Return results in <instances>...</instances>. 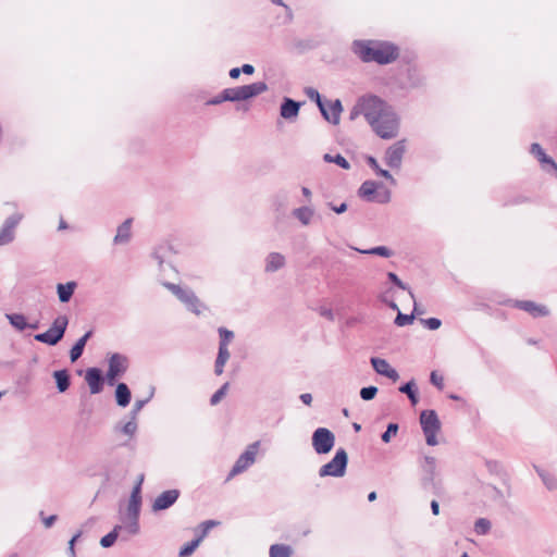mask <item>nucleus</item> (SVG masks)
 <instances>
[{
    "instance_id": "nucleus-36",
    "label": "nucleus",
    "mask_w": 557,
    "mask_h": 557,
    "mask_svg": "<svg viewBox=\"0 0 557 557\" xmlns=\"http://www.w3.org/2000/svg\"><path fill=\"white\" fill-rule=\"evenodd\" d=\"M7 318L10 324L15 327L17 331H24L27 329L28 323L26 322V318L22 313H10L7 314Z\"/></svg>"
},
{
    "instance_id": "nucleus-3",
    "label": "nucleus",
    "mask_w": 557,
    "mask_h": 557,
    "mask_svg": "<svg viewBox=\"0 0 557 557\" xmlns=\"http://www.w3.org/2000/svg\"><path fill=\"white\" fill-rule=\"evenodd\" d=\"M67 325L69 318L65 314H60L46 332L36 334L34 338L39 343L55 346L64 337Z\"/></svg>"
},
{
    "instance_id": "nucleus-5",
    "label": "nucleus",
    "mask_w": 557,
    "mask_h": 557,
    "mask_svg": "<svg viewBox=\"0 0 557 557\" xmlns=\"http://www.w3.org/2000/svg\"><path fill=\"white\" fill-rule=\"evenodd\" d=\"M377 136L383 139H391L398 134V119L391 107L377 119V122L370 124Z\"/></svg>"
},
{
    "instance_id": "nucleus-50",
    "label": "nucleus",
    "mask_w": 557,
    "mask_h": 557,
    "mask_svg": "<svg viewBox=\"0 0 557 557\" xmlns=\"http://www.w3.org/2000/svg\"><path fill=\"white\" fill-rule=\"evenodd\" d=\"M398 424L397 423H389L385 430V432L382 433L381 435V440L382 442L384 443H389L391 442V438L392 436H395L398 432Z\"/></svg>"
},
{
    "instance_id": "nucleus-51",
    "label": "nucleus",
    "mask_w": 557,
    "mask_h": 557,
    "mask_svg": "<svg viewBox=\"0 0 557 557\" xmlns=\"http://www.w3.org/2000/svg\"><path fill=\"white\" fill-rule=\"evenodd\" d=\"M244 471V453L240 454L237 458V461L235 462L233 469L228 473L226 481H230L235 475L242 473Z\"/></svg>"
},
{
    "instance_id": "nucleus-12",
    "label": "nucleus",
    "mask_w": 557,
    "mask_h": 557,
    "mask_svg": "<svg viewBox=\"0 0 557 557\" xmlns=\"http://www.w3.org/2000/svg\"><path fill=\"white\" fill-rule=\"evenodd\" d=\"M23 215L20 213H14L5 219L3 225L0 230V247L9 245L15 238V228L18 223L22 221Z\"/></svg>"
},
{
    "instance_id": "nucleus-62",
    "label": "nucleus",
    "mask_w": 557,
    "mask_h": 557,
    "mask_svg": "<svg viewBox=\"0 0 557 557\" xmlns=\"http://www.w3.org/2000/svg\"><path fill=\"white\" fill-rule=\"evenodd\" d=\"M57 519H58V517L55 515H51L47 518H44L42 522L46 528H51L53 525V523L57 521Z\"/></svg>"
},
{
    "instance_id": "nucleus-10",
    "label": "nucleus",
    "mask_w": 557,
    "mask_h": 557,
    "mask_svg": "<svg viewBox=\"0 0 557 557\" xmlns=\"http://www.w3.org/2000/svg\"><path fill=\"white\" fill-rule=\"evenodd\" d=\"M311 441L312 447L318 455H326L335 445V435L326 428H318L312 433Z\"/></svg>"
},
{
    "instance_id": "nucleus-43",
    "label": "nucleus",
    "mask_w": 557,
    "mask_h": 557,
    "mask_svg": "<svg viewBox=\"0 0 557 557\" xmlns=\"http://www.w3.org/2000/svg\"><path fill=\"white\" fill-rule=\"evenodd\" d=\"M137 429H138V425H137L136 419H133V418H131V420L127 421L124 425L115 426V431L121 432L131 437L135 435V433L137 432Z\"/></svg>"
},
{
    "instance_id": "nucleus-59",
    "label": "nucleus",
    "mask_w": 557,
    "mask_h": 557,
    "mask_svg": "<svg viewBox=\"0 0 557 557\" xmlns=\"http://www.w3.org/2000/svg\"><path fill=\"white\" fill-rule=\"evenodd\" d=\"M270 1L273 4H276V5H280V7L284 8L287 21L288 22L293 21L294 14H293V11H292L289 5H287L283 0H270Z\"/></svg>"
},
{
    "instance_id": "nucleus-35",
    "label": "nucleus",
    "mask_w": 557,
    "mask_h": 557,
    "mask_svg": "<svg viewBox=\"0 0 557 557\" xmlns=\"http://www.w3.org/2000/svg\"><path fill=\"white\" fill-rule=\"evenodd\" d=\"M261 441H256L246 447V469L256 462V456L260 450Z\"/></svg>"
},
{
    "instance_id": "nucleus-49",
    "label": "nucleus",
    "mask_w": 557,
    "mask_h": 557,
    "mask_svg": "<svg viewBox=\"0 0 557 557\" xmlns=\"http://www.w3.org/2000/svg\"><path fill=\"white\" fill-rule=\"evenodd\" d=\"M387 278L393 284H395L398 288L404 289V290H408L410 297L412 299H414V295H413L412 290L409 288V286L407 284H405L394 272H388L387 273Z\"/></svg>"
},
{
    "instance_id": "nucleus-33",
    "label": "nucleus",
    "mask_w": 557,
    "mask_h": 557,
    "mask_svg": "<svg viewBox=\"0 0 557 557\" xmlns=\"http://www.w3.org/2000/svg\"><path fill=\"white\" fill-rule=\"evenodd\" d=\"M293 214L304 225H308L311 222V220H312L314 211H313L312 208H310L308 206H304V207L295 209Z\"/></svg>"
},
{
    "instance_id": "nucleus-41",
    "label": "nucleus",
    "mask_w": 557,
    "mask_h": 557,
    "mask_svg": "<svg viewBox=\"0 0 557 557\" xmlns=\"http://www.w3.org/2000/svg\"><path fill=\"white\" fill-rule=\"evenodd\" d=\"M154 394V387H151L149 396L145 399H137L133 406V409L129 412V417L133 419H137V416L139 411L150 401V399L153 397Z\"/></svg>"
},
{
    "instance_id": "nucleus-21",
    "label": "nucleus",
    "mask_w": 557,
    "mask_h": 557,
    "mask_svg": "<svg viewBox=\"0 0 557 557\" xmlns=\"http://www.w3.org/2000/svg\"><path fill=\"white\" fill-rule=\"evenodd\" d=\"M301 102L285 97L280 107V114L285 120H294L298 116Z\"/></svg>"
},
{
    "instance_id": "nucleus-31",
    "label": "nucleus",
    "mask_w": 557,
    "mask_h": 557,
    "mask_svg": "<svg viewBox=\"0 0 557 557\" xmlns=\"http://www.w3.org/2000/svg\"><path fill=\"white\" fill-rule=\"evenodd\" d=\"M326 109L329 111V119L325 120L334 125H337L339 123V116L343 110L341 100H334Z\"/></svg>"
},
{
    "instance_id": "nucleus-57",
    "label": "nucleus",
    "mask_w": 557,
    "mask_h": 557,
    "mask_svg": "<svg viewBox=\"0 0 557 557\" xmlns=\"http://www.w3.org/2000/svg\"><path fill=\"white\" fill-rule=\"evenodd\" d=\"M430 382L438 389L444 388V377L440 375L436 371L431 372Z\"/></svg>"
},
{
    "instance_id": "nucleus-26",
    "label": "nucleus",
    "mask_w": 557,
    "mask_h": 557,
    "mask_svg": "<svg viewBox=\"0 0 557 557\" xmlns=\"http://www.w3.org/2000/svg\"><path fill=\"white\" fill-rule=\"evenodd\" d=\"M131 226H132V220L127 219L125 220L116 231V235L114 236V244H125L131 238Z\"/></svg>"
},
{
    "instance_id": "nucleus-8",
    "label": "nucleus",
    "mask_w": 557,
    "mask_h": 557,
    "mask_svg": "<svg viewBox=\"0 0 557 557\" xmlns=\"http://www.w3.org/2000/svg\"><path fill=\"white\" fill-rule=\"evenodd\" d=\"M420 424L425 435L426 444L435 446L437 444L436 434L441 429V422L434 410H423L420 414Z\"/></svg>"
},
{
    "instance_id": "nucleus-1",
    "label": "nucleus",
    "mask_w": 557,
    "mask_h": 557,
    "mask_svg": "<svg viewBox=\"0 0 557 557\" xmlns=\"http://www.w3.org/2000/svg\"><path fill=\"white\" fill-rule=\"evenodd\" d=\"M354 52L362 62H375L380 65L391 64L399 57V48L382 40H356Z\"/></svg>"
},
{
    "instance_id": "nucleus-13",
    "label": "nucleus",
    "mask_w": 557,
    "mask_h": 557,
    "mask_svg": "<svg viewBox=\"0 0 557 557\" xmlns=\"http://www.w3.org/2000/svg\"><path fill=\"white\" fill-rule=\"evenodd\" d=\"M244 100V86L226 88L220 95L207 100V106H216L224 101L239 102Z\"/></svg>"
},
{
    "instance_id": "nucleus-6",
    "label": "nucleus",
    "mask_w": 557,
    "mask_h": 557,
    "mask_svg": "<svg viewBox=\"0 0 557 557\" xmlns=\"http://www.w3.org/2000/svg\"><path fill=\"white\" fill-rule=\"evenodd\" d=\"M421 468V486L426 491L438 494L441 491V482L436 480V459L431 456H424L420 461Z\"/></svg>"
},
{
    "instance_id": "nucleus-60",
    "label": "nucleus",
    "mask_w": 557,
    "mask_h": 557,
    "mask_svg": "<svg viewBox=\"0 0 557 557\" xmlns=\"http://www.w3.org/2000/svg\"><path fill=\"white\" fill-rule=\"evenodd\" d=\"M319 312L322 317L326 318L327 320H330V321L334 320V313H333L332 309L322 307V308H320Z\"/></svg>"
},
{
    "instance_id": "nucleus-56",
    "label": "nucleus",
    "mask_w": 557,
    "mask_h": 557,
    "mask_svg": "<svg viewBox=\"0 0 557 557\" xmlns=\"http://www.w3.org/2000/svg\"><path fill=\"white\" fill-rule=\"evenodd\" d=\"M421 323L429 330L435 331L442 325V321L437 318L421 319Z\"/></svg>"
},
{
    "instance_id": "nucleus-25",
    "label": "nucleus",
    "mask_w": 557,
    "mask_h": 557,
    "mask_svg": "<svg viewBox=\"0 0 557 557\" xmlns=\"http://www.w3.org/2000/svg\"><path fill=\"white\" fill-rule=\"evenodd\" d=\"M53 377L57 383V388L60 393H64L69 389L71 384V376L67 370H57L53 372Z\"/></svg>"
},
{
    "instance_id": "nucleus-18",
    "label": "nucleus",
    "mask_w": 557,
    "mask_h": 557,
    "mask_svg": "<svg viewBox=\"0 0 557 557\" xmlns=\"http://www.w3.org/2000/svg\"><path fill=\"white\" fill-rule=\"evenodd\" d=\"M370 361L374 371L380 375L386 376L393 382H396L399 379L398 372L392 368L385 359L372 357Z\"/></svg>"
},
{
    "instance_id": "nucleus-17",
    "label": "nucleus",
    "mask_w": 557,
    "mask_h": 557,
    "mask_svg": "<svg viewBox=\"0 0 557 557\" xmlns=\"http://www.w3.org/2000/svg\"><path fill=\"white\" fill-rule=\"evenodd\" d=\"M531 153L537 158V160L543 164V169L552 173L553 175L557 176V163L548 157L540 144H532L531 145Z\"/></svg>"
},
{
    "instance_id": "nucleus-46",
    "label": "nucleus",
    "mask_w": 557,
    "mask_h": 557,
    "mask_svg": "<svg viewBox=\"0 0 557 557\" xmlns=\"http://www.w3.org/2000/svg\"><path fill=\"white\" fill-rule=\"evenodd\" d=\"M491 530V522L485 518H479L474 523V531L480 535H485Z\"/></svg>"
},
{
    "instance_id": "nucleus-2",
    "label": "nucleus",
    "mask_w": 557,
    "mask_h": 557,
    "mask_svg": "<svg viewBox=\"0 0 557 557\" xmlns=\"http://www.w3.org/2000/svg\"><path fill=\"white\" fill-rule=\"evenodd\" d=\"M163 285L184 304L187 310L196 315H200L207 309L193 289L169 282L163 283Z\"/></svg>"
},
{
    "instance_id": "nucleus-34",
    "label": "nucleus",
    "mask_w": 557,
    "mask_h": 557,
    "mask_svg": "<svg viewBox=\"0 0 557 557\" xmlns=\"http://www.w3.org/2000/svg\"><path fill=\"white\" fill-rule=\"evenodd\" d=\"M367 163L376 173V175H380V176L388 180L392 184L396 183L395 178L387 170H383L380 168V165L374 157L369 156L367 158Z\"/></svg>"
},
{
    "instance_id": "nucleus-47",
    "label": "nucleus",
    "mask_w": 557,
    "mask_h": 557,
    "mask_svg": "<svg viewBox=\"0 0 557 557\" xmlns=\"http://www.w3.org/2000/svg\"><path fill=\"white\" fill-rule=\"evenodd\" d=\"M200 542L196 539L191 540L190 542L186 543L180 550L178 556L180 557H189L195 549L199 546Z\"/></svg>"
},
{
    "instance_id": "nucleus-27",
    "label": "nucleus",
    "mask_w": 557,
    "mask_h": 557,
    "mask_svg": "<svg viewBox=\"0 0 557 557\" xmlns=\"http://www.w3.org/2000/svg\"><path fill=\"white\" fill-rule=\"evenodd\" d=\"M304 92L307 95V97L309 99L313 100L317 103L323 117L329 119V111H327L319 91L313 87H306L304 89Z\"/></svg>"
},
{
    "instance_id": "nucleus-45",
    "label": "nucleus",
    "mask_w": 557,
    "mask_h": 557,
    "mask_svg": "<svg viewBox=\"0 0 557 557\" xmlns=\"http://www.w3.org/2000/svg\"><path fill=\"white\" fill-rule=\"evenodd\" d=\"M138 518L139 516H127V521L125 522V525L122 527V529H125L132 535L137 534L139 532Z\"/></svg>"
},
{
    "instance_id": "nucleus-9",
    "label": "nucleus",
    "mask_w": 557,
    "mask_h": 557,
    "mask_svg": "<svg viewBox=\"0 0 557 557\" xmlns=\"http://www.w3.org/2000/svg\"><path fill=\"white\" fill-rule=\"evenodd\" d=\"M363 106V116L369 124H374L377 119L389 108V106L377 96L370 95L361 97Z\"/></svg>"
},
{
    "instance_id": "nucleus-37",
    "label": "nucleus",
    "mask_w": 557,
    "mask_h": 557,
    "mask_svg": "<svg viewBox=\"0 0 557 557\" xmlns=\"http://www.w3.org/2000/svg\"><path fill=\"white\" fill-rule=\"evenodd\" d=\"M293 549L289 545L273 544L270 547V557H290Z\"/></svg>"
},
{
    "instance_id": "nucleus-54",
    "label": "nucleus",
    "mask_w": 557,
    "mask_h": 557,
    "mask_svg": "<svg viewBox=\"0 0 557 557\" xmlns=\"http://www.w3.org/2000/svg\"><path fill=\"white\" fill-rule=\"evenodd\" d=\"M414 315L413 314H404L398 310V313L395 318L394 323L397 326H405L408 324H411L413 322Z\"/></svg>"
},
{
    "instance_id": "nucleus-29",
    "label": "nucleus",
    "mask_w": 557,
    "mask_h": 557,
    "mask_svg": "<svg viewBox=\"0 0 557 557\" xmlns=\"http://www.w3.org/2000/svg\"><path fill=\"white\" fill-rule=\"evenodd\" d=\"M230 358L227 347L219 346V352L214 364V373L221 375L223 373L224 366Z\"/></svg>"
},
{
    "instance_id": "nucleus-39",
    "label": "nucleus",
    "mask_w": 557,
    "mask_h": 557,
    "mask_svg": "<svg viewBox=\"0 0 557 557\" xmlns=\"http://www.w3.org/2000/svg\"><path fill=\"white\" fill-rule=\"evenodd\" d=\"M535 470L548 490H555L557 487V480L552 473L539 467H535Z\"/></svg>"
},
{
    "instance_id": "nucleus-55",
    "label": "nucleus",
    "mask_w": 557,
    "mask_h": 557,
    "mask_svg": "<svg viewBox=\"0 0 557 557\" xmlns=\"http://www.w3.org/2000/svg\"><path fill=\"white\" fill-rule=\"evenodd\" d=\"M377 394V387L375 386H367V387H362L360 389V397L363 399V400H371L373 399Z\"/></svg>"
},
{
    "instance_id": "nucleus-11",
    "label": "nucleus",
    "mask_w": 557,
    "mask_h": 557,
    "mask_svg": "<svg viewBox=\"0 0 557 557\" xmlns=\"http://www.w3.org/2000/svg\"><path fill=\"white\" fill-rule=\"evenodd\" d=\"M109 368L107 371V380L110 385H113L116 377L124 374L127 370V357L119 352H114L109 357Z\"/></svg>"
},
{
    "instance_id": "nucleus-38",
    "label": "nucleus",
    "mask_w": 557,
    "mask_h": 557,
    "mask_svg": "<svg viewBox=\"0 0 557 557\" xmlns=\"http://www.w3.org/2000/svg\"><path fill=\"white\" fill-rule=\"evenodd\" d=\"M267 89L268 85L264 82L246 85V100L264 92Z\"/></svg>"
},
{
    "instance_id": "nucleus-14",
    "label": "nucleus",
    "mask_w": 557,
    "mask_h": 557,
    "mask_svg": "<svg viewBox=\"0 0 557 557\" xmlns=\"http://www.w3.org/2000/svg\"><path fill=\"white\" fill-rule=\"evenodd\" d=\"M405 150L406 147L404 140L395 143L385 152V163L392 169L400 168Z\"/></svg>"
},
{
    "instance_id": "nucleus-63",
    "label": "nucleus",
    "mask_w": 557,
    "mask_h": 557,
    "mask_svg": "<svg viewBox=\"0 0 557 557\" xmlns=\"http://www.w3.org/2000/svg\"><path fill=\"white\" fill-rule=\"evenodd\" d=\"M299 398L307 406H310L312 403V395L310 393H304Z\"/></svg>"
},
{
    "instance_id": "nucleus-16",
    "label": "nucleus",
    "mask_w": 557,
    "mask_h": 557,
    "mask_svg": "<svg viewBox=\"0 0 557 557\" xmlns=\"http://www.w3.org/2000/svg\"><path fill=\"white\" fill-rule=\"evenodd\" d=\"M180 497V491L176 488L162 492L152 504L153 511L165 510L176 503Z\"/></svg>"
},
{
    "instance_id": "nucleus-44",
    "label": "nucleus",
    "mask_w": 557,
    "mask_h": 557,
    "mask_svg": "<svg viewBox=\"0 0 557 557\" xmlns=\"http://www.w3.org/2000/svg\"><path fill=\"white\" fill-rule=\"evenodd\" d=\"M323 159H324L325 162L335 163V164H337L338 166H341L344 170L350 169L349 162L346 160V158H344L339 153L336 154V156H332L330 153H325Z\"/></svg>"
},
{
    "instance_id": "nucleus-64",
    "label": "nucleus",
    "mask_w": 557,
    "mask_h": 557,
    "mask_svg": "<svg viewBox=\"0 0 557 557\" xmlns=\"http://www.w3.org/2000/svg\"><path fill=\"white\" fill-rule=\"evenodd\" d=\"M244 72V65L240 67H234L230 71V76L232 78H238L239 75Z\"/></svg>"
},
{
    "instance_id": "nucleus-40",
    "label": "nucleus",
    "mask_w": 557,
    "mask_h": 557,
    "mask_svg": "<svg viewBox=\"0 0 557 557\" xmlns=\"http://www.w3.org/2000/svg\"><path fill=\"white\" fill-rule=\"evenodd\" d=\"M355 249L358 252L363 253V255H377V256H381L384 258H389L393 256V251L385 246H377V247H373L370 249H358V248H355Z\"/></svg>"
},
{
    "instance_id": "nucleus-22",
    "label": "nucleus",
    "mask_w": 557,
    "mask_h": 557,
    "mask_svg": "<svg viewBox=\"0 0 557 557\" xmlns=\"http://www.w3.org/2000/svg\"><path fill=\"white\" fill-rule=\"evenodd\" d=\"M91 335H92L91 331L86 332L73 345V347L70 350V359H71L72 362H75L76 360H78L82 357V355L84 352V348L86 346V343L91 337Z\"/></svg>"
},
{
    "instance_id": "nucleus-24",
    "label": "nucleus",
    "mask_w": 557,
    "mask_h": 557,
    "mask_svg": "<svg viewBox=\"0 0 557 557\" xmlns=\"http://www.w3.org/2000/svg\"><path fill=\"white\" fill-rule=\"evenodd\" d=\"M132 394L125 383H119L115 388V400L120 407H127L131 403Z\"/></svg>"
},
{
    "instance_id": "nucleus-15",
    "label": "nucleus",
    "mask_w": 557,
    "mask_h": 557,
    "mask_svg": "<svg viewBox=\"0 0 557 557\" xmlns=\"http://www.w3.org/2000/svg\"><path fill=\"white\" fill-rule=\"evenodd\" d=\"M144 482V474L138 476L137 483L132 490L131 497L127 505V516H139L141 506V484Z\"/></svg>"
},
{
    "instance_id": "nucleus-61",
    "label": "nucleus",
    "mask_w": 557,
    "mask_h": 557,
    "mask_svg": "<svg viewBox=\"0 0 557 557\" xmlns=\"http://www.w3.org/2000/svg\"><path fill=\"white\" fill-rule=\"evenodd\" d=\"M330 207H331V209L335 213H338V214L344 213L347 210V203L346 202H343L339 206H335L333 203H330Z\"/></svg>"
},
{
    "instance_id": "nucleus-48",
    "label": "nucleus",
    "mask_w": 557,
    "mask_h": 557,
    "mask_svg": "<svg viewBox=\"0 0 557 557\" xmlns=\"http://www.w3.org/2000/svg\"><path fill=\"white\" fill-rule=\"evenodd\" d=\"M218 332H219V335H220V344H219V346L227 347V345L234 338V333L232 331L223 327V326L219 327Z\"/></svg>"
},
{
    "instance_id": "nucleus-4",
    "label": "nucleus",
    "mask_w": 557,
    "mask_h": 557,
    "mask_svg": "<svg viewBox=\"0 0 557 557\" xmlns=\"http://www.w3.org/2000/svg\"><path fill=\"white\" fill-rule=\"evenodd\" d=\"M358 196L368 202L387 203L391 201V191L383 183L364 181L358 189Z\"/></svg>"
},
{
    "instance_id": "nucleus-30",
    "label": "nucleus",
    "mask_w": 557,
    "mask_h": 557,
    "mask_svg": "<svg viewBox=\"0 0 557 557\" xmlns=\"http://www.w3.org/2000/svg\"><path fill=\"white\" fill-rule=\"evenodd\" d=\"M399 392L403 393V394H406L411 403V405H417L418 401H419V398H418V389H417V386H416V383L413 380L403 384L400 387H399Z\"/></svg>"
},
{
    "instance_id": "nucleus-19",
    "label": "nucleus",
    "mask_w": 557,
    "mask_h": 557,
    "mask_svg": "<svg viewBox=\"0 0 557 557\" xmlns=\"http://www.w3.org/2000/svg\"><path fill=\"white\" fill-rule=\"evenodd\" d=\"M513 306L530 313L533 318L546 317L549 313L547 307L531 300H516Z\"/></svg>"
},
{
    "instance_id": "nucleus-53",
    "label": "nucleus",
    "mask_w": 557,
    "mask_h": 557,
    "mask_svg": "<svg viewBox=\"0 0 557 557\" xmlns=\"http://www.w3.org/2000/svg\"><path fill=\"white\" fill-rule=\"evenodd\" d=\"M170 251L168 247L160 246L153 252V258L158 261L159 267L162 269L165 263L166 253Z\"/></svg>"
},
{
    "instance_id": "nucleus-32",
    "label": "nucleus",
    "mask_w": 557,
    "mask_h": 557,
    "mask_svg": "<svg viewBox=\"0 0 557 557\" xmlns=\"http://www.w3.org/2000/svg\"><path fill=\"white\" fill-rule=\"evenodd\" d=\"M220 522L215 520H206L201 522L198 528L195 530L196 533V540H198L200 543L203 541V539L208 535L211 529L216 527Z\"/></svg>"
},
{
    "instance_id": "nucleus-58",
    "label": "nucleus",
    "mask_w": 557,
    "mask_h": 557,
    "mask_svg": "<svg viewBox=\"0 0 557 557\" xmlns=\"http://www.w3.org/2000/svg\"><path fill=\"white\" fill-rule=\"evenodd\" d=\"M360 114L363 115V106H362V99L360 98L358 102L354 106L349 113V119L352 121L357 119Z\"/></svg>"
},
{
    "instance_id": "nucleus-23",
    "label": "nucleus",
    "mask_w": 557,
    "mask_h": 557,
    "mask_svg": "<svg viewBox=\"0 0 557 557\" xmlns=\"http://www.w3.org/2000/svg\"><path fill=\"white\" fill-rule=\"evenodd\" d=\"M285 265V257L280 252H271L265 259V271L275 272Z\"/></svg>"
},
{
    "instance_id": "nucleus-28",
    "label": "nucleus",
    "mask_w": 557,
    "mask_h": 557,
    "mask_svg": "<svg viewBox=\"0 0 557 557\" xmlns=\"http://www.w3.org/2000/svg\"><path fill=\"white\" fill-rule=\"evenodd\" d=\"M76 288L75 282H67L66 284H58L57 285V293L59 300L61 302H69L72 298L74 290Z\"/></svg>"
},
{
    "instance_id": "nucleus-52",
    "label": "nucleus",
    "mask_w": 557,
    "mask_h": 557,
    "mask_svg": "<svg viewBox=\"0 0 557 557\" xmlns=\"http://www.w3.org/2000/svg\"><path fill=\"white\" fill-rule=\"evenodd\" d=\"M228 383H224L210 398V404L212 406H215L221 401V399L225 396L227 389H228Z\"/></svg>"
},
{
    "instance_id": "nucleus-42",
    "label": "nucleus",
    "mask_w": 557,
    "mask_h": 557,
    "mask_svg": "<svg viewBox=\"0 0 557 557\" xmlns=\"http://www.w3.org/2000/svg\"><path fill=\"white\" fill-rule=\"evenodd\" d=\"M120 530H122V525H115L111 532L100 540V545L104 548L111 547L115 543Z\"/></svg>"
},
{
    "instance_id": "nucleus-20",
    "label": "nucleus",
    "mask_w": 557,
    "mask_h": 557,
    "mask_svg": "<svg viewBox=\"0 0 557 557\" xmlns=\"http://www.w3.org/2000/svg\"><path fill=\"white\" fill-rule=\"evenodd\" d=\"M85 380L90 388L91 394H99L103 388L102 372L98 368H89L86 371Z\"/></svg>"
},
{
    "instance_id": "nucleus-7",
    "label": "nucleus",
    "mask_w": 557,
    "mask_h": 557,
    "mask_svg": "<svg viewBox=\"0 0 557 557\" xmlns=\"http://www.w3.org/2000/svg\"><path fill=\"white\" fill-rule=\"evenodd\" d=\"M348 455L344 448H338L334 457L319 469V476L342 478L346 473Z\"/></svg>"
}]
</instances>
